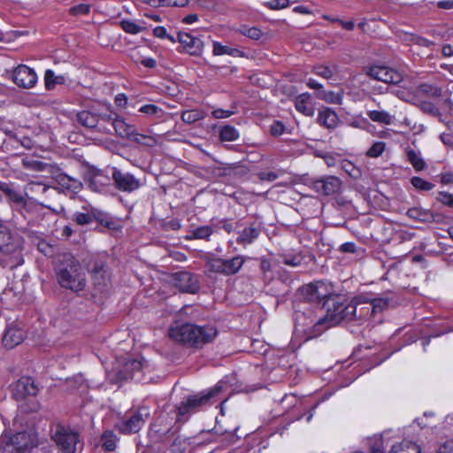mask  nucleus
Segmentation results:
<instances>
[{
	"label": "nucleus",
	"mask_w": 453,
	"mask_h": 453,
	"mask_svg": "<svg viewBox=\"0 0 453 453\" xmlns=\"http://www.w3.org/2000/svg\"><path fill=\"white\" fill-rule=\"evenodd\" d=\"M212 46V54L214 56L228 55L234 58H242L245 55L241 50L222 45L219 42H213Z\"/></svg>",
	"instance_id": "nucleus-32"
},
{
	"label": "nucleus",
	"mask_w": 453,
	"mask_h": 453,
	"mask_svg": "<svg viewBox=\"0 0 453 453\" xmlns=\"http://www.w3.org/2000/svg\"><path fill=\"white\" fill-rule=\"evenodd\" d=\"M286 126L280 120H274L270 126V134L273 136H280L284 134Z\"/></svg>",
	"instance_id": "nucleus-55"
},
{
	"label": "nucleus",
	"mask_w": 453,
	"mask_h": 453,
	"mask_svg": "<svg viewBox=\"0 0 453 453\" xmlns=\"http://www.w3.org/2000/svg\"><path fill=\"white\" fill-rule=\"evenodd\" d=\"M260 180L273 181L278 179L279 175L275 172H261L257 173Z\"/></svg>",
	"instance_id": "nucleus-60"
},
{
	"label": "nucleus",
	"mask_w": 453,
	"mask_h": 453,
	"mask_svg": "<svg viewBox=\"0 0 453 453\" xmlns=\"http://www.w3.org/2000/svg\"><path fill=\"white\" fill-rule=\"evenodd\" d=\"M245 263L244 257L239 255L229 259L216 257L209 260V270L215 273L230 276L236 274Z\"/></svg>",
	"instance_id": "nucleus-10"
},
{
	"label": "nucleus",
	"mask_w": 453,
	"mask_h": 453,
	"mask_svg": "<svg viewBox=\"0 0 453 453\" xmlns=\"http://www.w3.org/2000/svg\"><path fill=\"white\" fill-rule=\"evenodd\" d=\"M437 200L442 204L453 207V194L448 192H439Z\"/></svg>",
	"instance_id": "nucleus-57"
},
{
	"label": "nucleus",
	"mask_w": 453,
	"mask_h": 453,
	"mask_svg": "<svg viewBox=\"0 0 453 453\" xmlns=\"http://www.w3.org/2000/svg\"><path fill=\"white\" fill-rule=\"evenodd\" d=\"M31 445L30 439L27 433H17L11 439L10 442H6L4 448L5 453H24Z\"/></svg>",
	"instance_id": "nucleus-22"
},
{
	"label": "nucleus",
	"mask_w": 453,
	"mask_h": 453,
	"mask_svg": "<svg viewBox=\"0 0 453 453\" xmlns=\"http://www.w3.org/2000/svg\"><path fill=\"white\" fill-rule=\"evenodd\" d=\"M26 332L16 322L8 326L2 340H24L27 338Z\"/></svg>",
	"instance_id": "nucleus-35"
},
{
	"label": "nucleus",
	"mask_w": 453,
	"mask_h": 453,
	"mask_svg": "<svg viewBox=\"0 0 453 453\" xmlns=\"http://www.w3.org/2000/svg\"><path fill=\"white\" fill-rule=\"evenodd\" d=\"M101 441L105 451H113L117 446L118 437L112 431L107 430L102 434Z\"/></svg>",
	"instance_id": "nucleus-39"
},
{
	"label": "nucleus",
	"mask_w": 453,
	"mask_h": 453,
	"mask_svg": "<svg viewBox=\"0 0 453 453\" xmlns=\"http://www.w3.org/2000/svg\"><path fill=\"white\" fill-rule=\"evenodd\" d=\"M437 453H453V441H446L442 444Z\"/></svg>",
	"instance_id": "nucleus-62"
},
{
	"label": "nucleus",
	"mask_w": 453,
	"mask_h": 453,
	"mask_svg": "<svg viewBox=\"0 0 453 453\" xmlns=\"http://www.w3.org/2000/svg\"><path fill=\"white\" fill-rule=\"evenodd\" d=\"M203 118L204 114L201 111L196 109L185 111L181 114L182 121L188 124H193Z\"/></svg>",
	"instance_id": "nucleus-46"
},
{
	"label": "nucleus",
	"mask_w": 453,
	"mask_h": 453,
	"mask_svg": "<svg viewBox=\"0 0 453 453\" xmlns=\"http://www.w3.org/2000/svg\"><path fill=\"white\" fill-rule=\"evenodd\" d=\"M311 94L305 92L298 95L295 98V107L296 111L308 117H312L315 112V108L311 102Z\"/></svg>",
	"instance_id": "nucleus-28"
},
{
	"label": "nucleus",
	"mask_w": 453,
	"mask_h": 453,
	"mask_svg": "<svg viewBox=\"0 0 453 453\" xmlns=\"http://www.w3.org/2000/svg\"><path fill=\"white\" fill-rule=\"evenodd\" d=\"M22 165L26 169H29V170L36 171V172H42V171L46 170L48 164L44 163L42 161H40V160L25 157L22 159Z\"/></svg>",
	"instance_id": "nucleus-45"
},
{
	"label": "nucleus",
	"mask_w": 453,
	"mask_h": 453,
	"mask_svg": "<svg viewBox=\"0 0 453 453\" xmlns=\"http://www.w3.org/2000/svg\"><path fill=\"white\" fill-rule=\"evenodd\" d=\"M121 138L128 139L131 142H136L140 145L146 147H154L157 144V138L154 135L140 134L135 126L127 124L125 131L120 136Z\"/></svg>",
	"instance_id": "nucleus-19"
},
{
	"label": "nucleus",
	"mask_w": 453,
	"mask_h": 453,
	"mask_svg": "<svg viewBox=\"0 0 453 453\" xmlns=\"http://www.w3.org/2000/svg\"><path fill=\"white\" fill-rule=\"evenodd\" d=\"M94 285L103 291L111 280V273L106 264L102 260H96L90 269Z\"/></svg>",
	"instance_id": "nucleus-17"
},
{
	"label": "nucleus",
	"mask_w": 453,
	"mask_h": 453,
	"mask_svg": "<svg viewBox=\"0 0 453 453\" xmlns=\"http://www.w3.org/2000/svg\"><path fill=\"white\" fill-rule=\"evenodd\" d=\"M45 88L48 90L53 89L57 84H64L65 78L63 75H56L55 73L48 69L44 74Z\"/></svg>",
	"instance_id": "nucleus-38"
},
{
	"label": "nucleus",
	"mask_w": 453,
	"mask_h": 453,
	"mask_svg": "<svg viewBox=\"0 0 453 453\" xmlns=\"http://www.w3.org/2000/svg\"><path fill=\"white\" fill-rule=\"evenodd\" d=\"M90 11V6L86 4H80L70 9V12L73 15H85Z\"/></svg>",
	"instance_id": "nucleus-58"
},
{
	"label": "nucleus",
	"mask_w": 453,
	"mask_h": 453,
	"mask_svg": "<svg viewBox=\"0 0 453 453\" xmlns=\"http://www.w3.org/2000/svg\"><path fill=\"white\" fill-rule=\"evenodd\" d=\"M58 283L73 292L82 291L87 283L86 273L79 260L70 253H63L57 258L54 268Z\"/></svg>",
	"instance_id": "nucleus-1"
},
{
	"label": "nucleus",
	"mask_w": 453,
	"mask_h": 453,
	"mask_svg": "<svg viewBox=\"0 0 453 453\" xmlns=\"http://www.w3.org/2000/svg\"><path fill=\"white\" fill-rule=\"evenodd\" d=\"M38 388L30 377H21L12 387V393L16 400H22L27 395H35Z\"/></svg>",
	"instance_id": "nucleus-18"
},
{
	"label": "nucleus",
	"mask_w": 453,
	"mask_h": 453,
	"mask_svg": "<svg viewBox=\"0 0 453 453\" xmlns=\"http://www.w3.org/2000/svg\"><path fill=\"white\" fill-rule=\"evenodd\" d=\"M121 28L127 34L137 35L141 33L144 27L140 26L139 24L130 20V19H123L120 21Z\"/></svg>",
	"instance_id": "nucleus-47"
},
{
	"label": "nucleus",
	"mask_w": 453,
	"mask_h": 453,
	"mask_svg": "<svg viewBox=\"0 0 453 453\" xmlns=\"http://www.w3.org/2000/svg\"><path fill=\"white\" fill-rule=\"evenodd\" d=\"M139 111L150 116H157L163 113V110L161 108L151 104L142 105V107H140Z\"/></svg>",
	"instance_id": "nucleus-53"
},
{
	"label": "nucleus",
	"mask_w": 453,
	"mask_h": 453,
	"mask_svg": "<svg viewBox=\"0 0 453 453\" xmlns=\"http://www.w3.org/2000/svg\"><path fill=\"white\" fill-rule=\"evenodd\" d=\"M339 251H341L342 253L355 254V253H357L358 249H357V245L354 242H349L342 243L339 247Z\"/></svg>",
	"instance_id": "nucleus-59"
},
{
	"label": "nucleus",
	"mask_w": 453,
	"mask_h": 453,
	"mask_svg": "<svg viewBox=\"0 0 453 453\" xmlns=\"http://www.w3.org/2000/svg\"><path fill=\"white\" fill-rule=\"evenodd\" d=\"M406 156L408 161L411 164L417 172H420L426 169V164L420 157L419 153H417L414 150L408 148L406 149Z\"/></svg>",
	"instance_id": "nucleus-36"
},
{
	"label": "nucleus",
	"mask_w": 453,
	"mask_h": 453,
	"mask_svg": "<svg viewBox=\"0 0 453 453\" xmlns=\"http://www.w3.org/2000/svg\"><path fill=\"white\" fill-rule=\"evenodd\" d=\"M317 122L330 131L334 130L340 124L341 120L338 114L329 107H321L319 109Z\"/></svg>",
	"instance_id": "nucleus-23"
},
{
	"label": "nucleus",
	"mask_w": 453,
	"mask_h": 453,
	"mask_svg": "<svg viewBox=\"0 0 453 453\" xmlns=\"http://www.w3.org/2000/svg\"><path fill=\"white\" fill-rule=\"evenodd\" d=\"M153 35H154V36L160 38V39H167L172 42H176V39L173 35H171L167 33L165 27H156L153 29Z\"/></svg>",
	"instance_id": "nucleus-56"
},
{
	"label": "nucleus",
	"mask_w": 453,
	"mask_h": 453,
	"mask_svg": "<svg viewBox=\"0 0 453 453\" xmlns=\"http://www.w3.org/2000/svg\"><path fill=\"white\" fill-rule=\"evenodd\" d=\"M173 284L180 291L189 294H195L200 288L197 277L188 272L174 273Z\"/></svg>",
	"instance_id": "nucleus-15"
},
{
	"label": "nucleus",
	"mask_w": 453,
	"mask_h": 453,
	"mask_svg": "<svg viewBox=\"0 0 453 453\" xmlns=\"http://www.w3.org/2000/svg\"><path fill=\"white\" fill-rule=\"evenodd\" d=\"M330 325L329 319H326V315L324 318L319 319L314 321L305 335L304 340H312L319 337L323 332H325Z\"/></svg>",
	"instance_id": "nucleus-29"
},
{
	"label": "nucleus",
	"mask_w": 453,
	"mask_h": 453,
	"mask_svg": "<svg viewBox=\"0 0 453 453\" xmlns=\"http://www.w3.org/2000/svg\"><path fill=\"white\" fill-rule=\"evenodd\" d=\"M407 215L411 219L420 222H431L434 219V215L432 211L418 207L409 209Z\"/></svg>",
	"instance_id": "nucleus-33"
},
{
	"label": "nucleus",
	"mask_w": 453,
	"mask_h": 453,
	"mask_svg": "<svg viewBox=\"0 0 453 453\" xmlns=\"http://www.w3.org/2000/svg\"><path fill=\"white\" fill-rule=\"evenodd\" d=\"M260 234V228L252 223L250 226L243 228L238 232V237L236 242L242 246H247L253 243Z\"/></svg>",
	"instance_id": "nucleus-27"
},
{
	"label": "nucleus",
	"mask_w": 453,
	"mask_h": 453,
	"mask_svg": "<svg viewBox=\"0 0 453 453\" xmlns=\"http://www.w3.org/2000/svg\"><path fill=\"white\" fill-rule=\"evenodd\" d=\"M411 183L418 191H429L434 188V184L418 176L412 177Z\"/></svg>",
	"instance_id": "nucleus-48"
},
{
	"label": "nucleus",
	"mask_w": 453,
	"mask_h": 453,
	"mask_svg": "<svg viewBox=\"0 0 453 453\" xmlns=\"http://www.w3.org/2000/svg\"><path fill=\"white\" fill-rule=\"evenodd\" d=\"M189 0H157L156 6L165 7H184L188 4Z\"/></svg>",
	"instance_id": "nucleus-51"
},
{
	"label": "nucleus",
	"mask_w": 453,
	"mask_h": 453,
	"mask_svg": "<svg viewBox=\"0 0 453 453\" xmlns=\"http://www.w3.org/2000/svg\"><path fill=\"white\" fill-rule=\"evenodd\" d=\"M177 40L183 48V50L191 56H199L203 48V43L198 37L190 34L179 32Z\"/></svg>",
	"instance_id": "nucleus-20"
},
{
	"label": "nucleus",
	"mask_w": 453,
	"mask_h": 453,
	"mask_svg": "<svg viewBox=\"0 0 453 453\" xmlns=\"http://www.w3.org/2000/svg\"><path fill=\"white\" fill-rule=\"evenodd\" d=\"M303 261V257L300 254H296L293 256H285L283 257V263L288 266H299L302 265Z\"/></svg>",
	"instance_id": "nucleus-54"
},
{
	"label": "nucleus",
	"mask_w": 453,
	"mask_h": 453,
	"mask_svg": "<svg viewBox=\"0 0 453 453\" xmlns=\"http://www.w3.org/2000/svg\"><path fill=\"white\" fill-rule=\"evenodd\" d=\"M335 22L339 23L344 29H346L348 31H351L355 27V24L351 20L345 21V20L336 18Z\"/></svg>",
	"instance_id": "nucleus-63"
},
{
	"label": "nucleus",
	"mask_w": 453,
	"mask_h": 453,
	"mask_svg": "<svg viewBox=\"0 0 453 453\" xmlns=\"http://www.w3.org/2000/svg\"><path fill=\"white\" fill-rule=\"evenodd\" d=\"M150 368L149 362L141 355H128L119 357L107 378L111 383H120L128 380L142 381L143 373Z\"/></svg>",
	"instance_id": "nucleus-2"
},
{
	"label": "nucleus",
	"mask_w": 453,
	"mask_h": 453,
	"mask_svg": "<svg viewBox=\"0 0 453 453\" xmlns=\"http://www.w3.org/2000/svg\"><path fill=\"white\" fill-rule=\"evenodd\" d=\"M316 96L328 104H342V96L333 91L321 90L316 94Z\"/></svg>",
	"instance_id": "nucleus-42"
},
{
	"label": "nucleus",
	"mask_w": 453,
	"mask_h": 453,
	"mask_svg": "<svg viewBox=\"0 0 453 453\" xmlns=\"http://www.w3.org/2000/svg\"><path fill=\"white\" fill-rule=\"evenodd\" d=\"M150 416V409L141 406L135 411L127 413L126 417L116 425V427L123 434L138 433Z\"/></svg>",
	"instance_id": "nucleus-8"
},
{
	"label": "nucleus",
	"mask_w": 453,
	"mask_h": 453,
	"mask_svg": "<svg viewBox=\"0 0 453 453\" xmlns=\"http://www.w3.org/2000/svg\"><path fill=\"white\" fill-rule=\"evenodd\" d=\"M50 189V186L41 181H30L25 186V190L29 197V194L44 195Z\"/></svg>",
	"instance_id": "nucleus-40"
},
{
	"label": "nucleus",
	"mask_w": 453,
	"mask_h": 453,
	"mask_svg": "<svg viewBox=\"0 0 453 453\" xmlns=\"http://www.w3.org/2000/svg\"><path fill=\"white\" fill-rule=\"evenodd\" d=\"M98 124L104 126V123L111 124L118 136H121L127 122L120 117L116 111L107 108L97 112Z\"/></svg>",
	"instance_id": "nucleus-16"
},
{
	"label": "nucleus",
	"mask_w": 453,
	"mask_h": 453,
	"mask_svg": "<svg viewBox=\"0 0 453 453\" xmlns=\"http://www.w3.org/2000/svg\"><path fill=\"white\" fill-rule=\"evenodd\" d=\"M315 321V317L312 315L311 311H308V313L302 311H296L295 312V334L297 337H301L302 334L306 335L309 327L311 326Z\"/></svg>",
	"instance_id": "nucleus-24"
},
{
	"label": "nucleus",
	"mask_w": 453,
	"mask_h": 453,
	"mask_svg": "<svg viewBox=\"0 0 453 453\" xmlns=\"http://www.w3.org/2000/svg\"><path fill=\"white\" fill-rule=\"evenodd\" d=\"M212 234H213V228L211 226H209V225L201 226L191 229L189 231L188 235L187 236V239H188V240L200 239V240L209 241L210 236Z\"/></svg>",
	"instance_id": "nucleus-34"
},
{
	"label": "nucleus",
	"mask_w": 453,
	"mask_h": 453,
	"mask_svg": "<svg viewBox=\"0 0 453 453\" xmlns=\"http://www.w3.org/2000/svg\"><path fill=\"white\" fill-rule=\"evenodd\" d=\"M289 0H271L263 4L270 10H280L289 5Z\"/></svg>",
	"instance_id": "nucleus-52"
},
{
	"label": "nucleus",
	"mask_w": 453,
	"mask_h": 453,
	"mask_svg": "<svg viewBox=\"0 0 453 453\" xmlns=\"http://www.w3.org/2000/svg\"><path fill=\"white\" fill-rule=\"evenodd\" d=\"M299 294L303 299L311 303L322 304L327 307L334 297L333 286L326 281L319 280L299 288Z\"/></svg>",
	"instance_id": "nucleus-5"
},
{
	"label": "nucleus",
	"mask_w": 453,
	"mask_h": 453,
	"mask_svg": "<svg viewBox=\"0 0 453 453\" xmlns=\"http://www.w3.org/2000/svg\"><path fill=\"white\" fill-rule=\"evenodd\" d=\"M239 138L238 130L233 126L226 125L221 127L219 139L223 142H234Z\"/></svg>",
	"instance_id": "nucleus-41"
},
{
	"label": "nucleus",
	"mask_w": 453,
	"mask_h": 453,
	"mask_svg": "<svg viewBox=\"0 0 453 453\" xmlns=\"http://www.w3.org/2000/svg\"><path fill=\"white\" fill-rule=\"evenodd\" d=\"M367 116L371 120L380 124L390 125L393 121V117L385 111H369Z\"/></svg>",
	"instance_id": "nucleus-37"
},
{
	"label": "nucleus",
	"mask_w": 453,
	"mask_h": 453,
	"mask_svg": "<svg viewBox=\"0 0 453 453\" xmlns=\"http://www.w3.org/2000/svg\"><path fill=\"white\" fill-rule=\"evenodd\" d=\"M385 148L386 143L384 142H376L367 150L366 155L369 157H378L384 152Z\"/></svg>",
	"instance_id": "nucleus-49"
},
{
	"label": "nucleus",
	"mask_w": 453,
	"mask_h": 453,
	"mask_svg": "<svg viewBox=\"0 0 453 453\" xmlns=\"http://www.w3.org/2000/svg\"><path fill=\"white\" fill-rule=\"evenodd\" d=\"M57 181L63 188L71 190L75 193L78 192L82 187V184L79 180L73 178L65 173L58 174Z\"/></svg>",
	"instance_id": "nucleus-30"
},
{
	"label": "nucleus",
	"mask_w": 453,
	"mask_h": 453,
	"mask_svg": "<svg viewBox=\"0 0 453 453\" xmlns=\"http://www.w3.org/2000/svg\"><path fill=\"white\" fill-rule=\"evenodd\" d=\"M223 390V383L218 382L214 387L195 395H188L185 402L177 407V418L179 421H186L190 414L203 410L212 404L215 398Z\"/></svg>",
	"instance_id": "nucleus-3"
},
{
	"label": "nucleus",
	"mask_w": 453,
	"mask_h": 453,
	"mask_svg": "<svg viewBox=\"0 0 453 453\" xmlns=\"http://www.w3.org/2000/svg\"><path fill=\"white\" fill-rule=\"evenodd\" d=\"M217 334V329L212 326H198L180 322H174L168 330V336L172 340H212Z\"/></svg>",
	"instance_id": "nucleus-4"
},
{
	"label": "nucleus",
	"mask_w": 453,
	"mask_h": 453,
	"mask_svg": "<svg viewBox=\"0 0 453 453\" xmlns=\"http://www.w3.org/2000/svg\"><path fill=\"white\" fill-rule=\"evenodd\" d=\"M110 183V178L100 170L90 173L87 179L88 188L94 192H103Z\"/></svg>",
	"instance_id": "nucleus-25"
},
{
	"label": "nucleus",
	"mask_w": 453,
	"mask_h": 453,
	"mask_svg": "<svg viewBox=\"0 0 453 453\" xmlns=\"http://www.w3.org/2000/svg\"><path fill=\"white\" fill-rule=\"evenodd\" d=\"M389 301L386 298H375L373 299L369 306L360 307L358 311V319L362 320L366 318H370L375 313L381 312L383 310L388 308Z\"/></svg>",
	"instance_id": "nucleus-26"
},
{
	"label": "nucleus",
	"mask_w": 453,
	"mask_h": 453,
	"mask_svg": "<svg viewBox=\"0 0 453 453\" xmlns=\"http://www.w3.org/2000/svg\"><path fill=\"white\" fill-rule=\"evenodd\" d=\"M366 74L374 80L385 83L398 84L403 81V74L401 73L384 65L371 66Z\"/></svg>",
	"instance_id": "nucleus-12"
},
{
	"label": "nucleus",
	"mask_w": 453,
	"mask_h": 453,
	"mask_svg": "<svg viewBox=\"0 0 453 453\" xmlns=\"http://www.w3.org/2000/svg\"><path fill=\"white\" fill-rule=\"evenodd\" d=\"M337 296L332 299L326 307V319H329L330 325L334 326L342 321H349L354 319H358L357 305L355 302H350L347 304L336 301Z\"/></svg>",
	"instance_id": "nucleus-7"
},
{
	"label": "nucleus",
	"mask_w": 453,
	"mask_h": 453,
	"mask_svg": "<svg viewBox=\"0 0 453 453\" xmlns=\"http://www.w3.org/2000/svg\"><path fill=\"white\" fill-rule=\"evenodd\" d=\"M237 32L251 40H259L263 35V32L257 27L241 26Z\"/></svg>",
	"instance_id": "nucleus-44"
},
{
	"label": "nucleus",
	"mask_w": 453,
	"mask_h": 453,
	"mask_svg": "<svg viewBox=\"0 0 453 453\" xmlns=\"http://www.w3.org/2000/svg\"><path fill=\"white\" fill-rule=\"evenodd\" d=\"M234 113L233 111L223 110V109H216L211 114L215 119H226L232 116Z\"/></svg>",
	"instance_id": "nucleus-61"
},
{
	"label": "nucleus",
	"mask_w": 453,
	"mask_h": 453,
	"mask_svg": "<svg viewBox=\"0 0 453 453\" xmlns=\"http://www.w3.org/2000/svg\"><path fill=\"white\" fill-rule=\"evenodd\" d=\"M52 438L62 453H76L83 448L79 434L62 426L57 427Z\"/></svg>",
	"instance_id": "nucleus-9"
},
{
	"label": "nucleus",
	"mask_w": 453,
	"mask_h": 453,
	"mask_svg": "<svg viewBox=\"0 0 453 453\" xmlns=\"http://www.w3.org/2000/svg\"><path fill=\"white\" fill-rule=\"evenodd\" d=\"M112 179L116 188L123 192H134L141 187L140 180L136 179L129 173H124L117 168H113Z\"/></svg>",
	"instance_id": "nucleus-14"
},
{
	"label": "nucleus",
	"mask_w": 453,
	"mask_h": 453,
	"mask_svg": "<svg viewBox=\"0 0 453 453\" xmlns=\"http://www.w3.org/2000/svg\"><path fill=\"white\" fill-rule=\"evenodd\" d=\"M313 72L322 78L330 79L334 73V69L327 65H317L313 68Z\"/></svg>",
	"instance_id": "nucleus-50"
},
{
	"label": "nucleus",
	"mask_w": 453,
	"mask_h": 453,
	"mask_svg": "<svg viewBox=\"0 0 453 453\" xmlns=\"http://www.w3.org/2000/svg\"><path fill=\"white\" fill-rule=\"evenodd\" d=\"M189 439L177 435L174 437L173 443L170 446V449L173 453H183L187 450L189 445Z\"/></svg>",
	"instance_id": "nucleus-43"
},
{
	"label": "nucleus",
	"mask_w": 453,
	"mask_h": 453,
	"mask_svg": "<svg viewBox=\"0 0 453 453\" xmlns=\"http://www.w3.org/2000/svg\"><path fill=\"white\" fill-rule=\"evenodd\" d=\"M0 189L5 196L6 201L14 211L22 215L28 212L31 207V199L24 189L13 182L0 183Z\"/></svg>",
	"instance_id": "nucleus-6"
},
{
	"label": "nucleus",
	"mask_w": 453,
	"mask_h": 453,
	"mask_svg": "<svg viewBox=\"0 0 453 453\" xmlns=\"http://www.w3.org/2000/svg\"><path fill=\"white\" fill-rule=\"evenodd\" d=\"M77 121L82 127L89 129H96L103 134H111V129L98 124L97 113L89 111H82L77 114Z\"/></svg>",
	"instance_id": "nucleus-21"
},
{
	"label": "nucleus",
	"mask_w": 453,
	"mask_h": 453,
	"mask_svg": "<svg viewBox=\"0 0 453 453\" xmlns=\"http://www.w3.org/2000/svg\"><path fill=\"white\" fill-rule=\"evenodd\" d=\"M180 227H181V224L177 219L170 220V221H168L167 223L165 224V228L166 230H168V229L179 230Z\"/></svg>",
	"instance_id": "nucleus-64"
},
{
	"label": "nucleus",
	"mask_w": 453,
	"mask_h": 453,
	"mask_svg": "<svg viewBox=\"0 0 453 453\" xmlns=\"http://www.w3.org/2000/svg\"><path fill=\"white\" fill-rule=\"evenodd\" d=\"M312 188L323 196H331L338 193L342 188V180L334 175L323 176L311 183Z\"/></svg>",
	"instance_id": "nucleus-13"
},
{
	"label": "nucleus",
	"mask_w": 453,
	"mask_h": 453,
	"mask_svg": "<svg viewBox=\"0 0 453 453\" xmlns=\"http://www.w3.org/2000/svg\"><path fill=\"white\" fill-rule=\"evenodd\" d=\"M12 81L19 88L27 89L35 86L38 77L33 68L19 65L12 72Z\"/></svg>",
	"instance_id": "nucleus-11"
},
{
	"label": "nucleus",
	"mask_w": 453,
	"mask_h": 453,
	"mask_svg": "<svg viewBox=\"0 0 453 453\" xmlns=\"http://www.w3.org/2000/svg\"><path fill=\"white\" fill-rule=\"evenodd\" d=\"M101 213L97 212L94 210L88 212H80L77 211L73 216V220L75 221L78 225L84 226L92 223L94 220H98L102 222Z\"/></svg>",
	"instance_id": "nucleus-31"
}]
</instances>
